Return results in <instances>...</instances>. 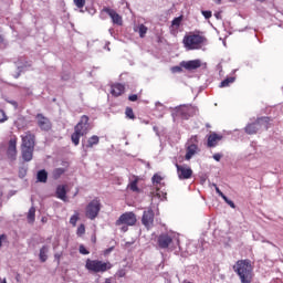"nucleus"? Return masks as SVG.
<instances>
[{"label": "nucleus", "instance_id": "nucleus-46", "mask_svg": "<svg viewBox=\"0 0 283 283\" xmlns=\"http://www.w3.org/2000/svg\"><path fill=\"white\" fill-rule=\"evenodd\" d=\"M213 187H214L218 196H220V198H222L224 195L220 191V188L218 187V185L213 184Z\"/></svg>", "mask_w": 283, "mask_h": 283}, {"label": "nucleus", "instance_id": "nucleus-15", "mask_svg": "<svg viewBox=\"0 0 283 283\" xmlns=\"http://www.w3.org/2000/svg\"><path fill=\"white\" fill-rule=\"evenodd\" d=\"M171 242H174V238H171V235L167 233L160 234L157 238V244L159 249H169V245L171 244Z\"/></svg>", "mask_w": 283, "mask_h": 283}, {"label": "nucleus", "instance_id": "nucleus-13", "mask_svg": "<svg viewBox=\"0 0 283 283\" xmlns=\"http://www.w3.org/2000/svg\"><path fill=\"white\" fill-rule=\"evenodd\" d=\"M222 138H224V136H222L221 134L210 133L207 136V147L209 149H211L213 147H218V143H220V140H222Z\"/></svg>", "mask_w": 283, "mask_h": 283}, {"label": "nucleus", "instance_id": "nucleus-59", "mask_svg": "<svg viewBox=\"0 0 283 283\" xmlns=\"http://www.w3.org/2000/svg\"><path fill=\"white\" fill-rule=\"evenodd\" d=\"M2 283H7V282H6V279L2 281Z\"/></svg>", "mask_w": 283, "mask_h": 283}, {"label": "nucleus", "instance_id": "nucleus-52", "mask_svg": "<svg viewBox=\"0 0 283 283\" xmlns=\"http://www.w3.org/2000/svg\"><path fill=\"white\" fill-rule=\"evenodd\" d=\"M216 19H220V12L214 13Z\"/></svg>", "mask_w": 283, "mask_h": 283}, {"label": "nucleus", "instance_id": "nucleus-9", "mask_svg": "<svg viewBox=\"0 0 283 283\" xmlns=\"http://www.w3.org/2000/svg\"><path fill=\"white\" fill-rule=\"evenodd\" d=\"M35 120L38 123V127H40L42 132H50V129H52V122L50 118L45 117V115L41 113L36 114Z\"/></svg>", "mask_w": 283, "mask_h": 283}, {"label": "nucleus", "instance_id": "nucleus-16", "mask_svg": "<svg viewBox=\"0 0 283 283\" xmlns=\"http://www.w3.org/2000/svg\"><path fill=\"white\" fill-rule=\"evenodd\" d=\"M180 65L185 70H188V72H192V70H198L199 67H202V62L200 60L182 61Z\"/></svg>", "mask_w": 283, "mask_h": 283}, {"label": "nucleus", "instance_id": "nucleus-49", "mask_svg": "<svg viewBox=\"0 0 283 283\" xmlns=\"http://www.w3.org/2000/svg\"><path fill=\"white\" fill-rule=\"evenodd\" d=\"M192 143H198V135H195L190 139Z\"/></svg>", "mask_w": 283, "mask_h": 283}, {"label": "nucleus", "instance_id": "nucleus-53", "mask_svg": "<svg viewBox=\"0 0 283 283\" xmlns=\"http://www.w3.org/2000/svg\"><path fill=\"white\" fill-rule=\"evenodd\" d=\"M104 283H112V279H105Z\"/></svg>", "mask_w": 283, "mask_h": 283}, {"label": "nucleus", "instance_id": "nucleus-12", "mask_svg": "<svg viewBox=\"0 0 283 283\" xmlns=\"http://www.w3.org/2000/svg\"><path fill=\"white\" fill-rule=\"evenodd\" d=\"M176 168H177L179 180H189V178L193 176V170H191V168L189 167L180 166L176 164Z\"/></svg>", "mask_w": 283, "mask_h": 283}, {"label": "nucleus", "instance_id": "nucleus-1", "mask_svg": "<svg viewBox=\"0 0 283 283\" xmlns=\"http://www.w3.org/2000/svg\"><path fill=\"white\" fill-rule=\"evenodd\" d=\"M234 273L240 279L241 283H251L253 282V265L251 264V260L249 259H241L235 262L232 266Z\"/></svg>", "mask_w": 283, "mask_h": 283}, {"label": "nucleus", "instance_id": "nucleus-27", "mask_svg": "<svg viewBox=\"0 0 283 283\" xmlns=\"http://www.w3.org/2000/svg\"><path fill=\"white\" fill-rule=\"evenodd\" d=\"M39 258H40L41 262H48V247L46 245H43L40 249Z\"/></svg>", "mask_w": 283, "mask_h": 283}, {"label": "nucleus", "instance_id": "nucleus-29", "mask_svg": "<svg viewBox=\"0 0 283 283\" xmlns=\"http://www.w3.org/2000/svg\"><path fill=\"white\" fill-rule=\"evenodd\" d=\"M125 116L126 118H129L130 120H136V114H134V108L127 106L125 109Z\"/></svg>", "mask_w": 283, "mask_h": 283}, {"label": "nucleus", "instance_id": "nucleus-39", "mask_svg": "<svg viewBox=\"0 0 283 283\" xmlns=\"http://www.w3.org/2000/svg\"><path fill=\"white\" fill-rule=\"evenodd\" d=\"M3 242H8L7 234H0V249L3 247Z\"/></svg>", "mask_w": 283, "mask_h": 283}, {"label": "nucleus", "instance_id": "nucleus-31", "mask_svg": "<svg viewBox=\"0 0 283 283\" xmlns=\"http://www.w3.org/2000/svg\"><path fill=\"white\" fill-rule=\"evenodd\" d=\"M130 191H135L138 193V191H140V189L138 188V178H135L130 185H129Z\"/></svg>", "mask_w": 283, "mask_h": 283}, {"label": "nucleus", "instance_id": "nucleus-18", "mask_svg": "<svg viewBox=\"0 0 283 283\" xmlns=\"http://www.w3.org/2000/svg\"><path fill=\"white\" fill-rule=\"evenodd\" d=\"M111 94H112V96H115L116 98L118 96H123V94H125V85H123L120 83L113 84Z\"/></svg>", "mask_w": 283, "mask_h": 283}, {"label": "nucleus", "instance_id": "nucleus-7", "mask_svg": "<svg viewBox=\"0 0 283 283\" xmlns=\"http://www.w3.org/2000/svg\"><path fill=\"white\" fill-rule=\"evenodd\" d=\"M98 213H101V200L95 198L86 206L85 216L88 220H96Z\"/></svg>", "mask_w": 283, "mask_h": 283}, {"label": "nucleus", "instance_id": "nucleus-20", "mask_svg": "<svg viewBox=\"0 0 283 283\" xmlns=\"http://www.w3.org/2000/svg\"><path fill=\"white\" fill-rule=\"evenodd\" d=\"M22 158L25 163H30L34 156V148L21 147Z\"/></svg>", "mask_w": 283, "mask_h": 283}, {"label": "nucleus", "instance_id": "nucleus-6", "mask_svg": "<svg viewBox=\"0 0 283 283\" xmlns=\"http://www.w3.org/2000/svg\"><path fill=\"white\" fill-rule=\"evenodd\" d=\"M176 116L182 118V120H189L191 117L196 116L199 112L198 107L193 105H181L175 109Z\"/></svg>", "mask_w": 283, "mask_h": 283}, {"label": "nucleus", "instance_id": "nucleus-17", "mask_svg": "<svg viewBox=\"0 0 283 283\" xmlns=\"http://www.w3.org/2000/svg\"><path fill=\"white\" fill-rule=\"evenodd\" d=\"M7 155L10 160H17V139H11L9 142Z\"/></svg>", "mask_w": 283, "mask_h": 283}, {"label": "nucleus", "instance_id": "nucleus-42", "mask_svg": "<svg viewBox=\"0 0 283 283\" xmlns=\"http://www.w3.org/2000/svg\"><path fill=\"white\" fill-rule=\"evenodd\" d=\"M116 275L117 277H125V275H127V272L122 269L116 272Z\"/></svg>", "mask_w": 283, "mask_h": 283}, {"label": "nucleus", "instance_id": "nucleus-24", "mask_svg": "<svg viewBox=\"0 0 283 283\" xmlns=\"http://www.w3.org/2000/svg\"><path fill=\"white\" fill-rule=\"evenodd\" d=\"M148 30L149 29L145 27V24H139L134 28V32H138L140 39H145V35L147 34Z\"/></svg>", "mask_w": 283, "mask_h": 283}, {"label": "nucleus", "instance_id": "nucleus-58", "mask_svg": "<svg viewBox=\"0 0 283 283\" xmlns=\"http://www.w3.org/2000/svg\"><path fill=\"white\" fill-rule=\"evenodd\" d=\"M268 244H273V243H271V241H268Z\"/></svg>", "mask_w": 283, "mask_h": 283}, {"label": "nucleus", "instance_id": "nucleus-28", "mask_svg": "<svg viewBox=\"0 0 283 283\" xmlns=\"http://www.w3.org/2000/svg\"><path fill=\"white\" fill-rule=\"evenodd\" d=\"M38 182H48V171L45 169L38 171Z\"/></svg>", "mask_w": 283, "mask_h": 283}, {"label": "nucleus", "instance_id": "nucleus-32", "mask_svg": "<svg viewBox=\"0 0 283 283\" xmlns=\"http://www.w3.org/2000/svg\"><path fill=\"white\" fill-rule=\"evenodd\" d=\"M76 235L83 238L85 235V224L81 223L76 230Z\"/></svg>", "mask_w": 283, "mask_h": 283}, {"label": "nucleus", "instance_id": "nucleus-33", "mask_svg": "<svg viewBox=\"0 0 283 283\" xmlns=\"http://www.w3.org/2000/svg\"><path fill=\"white\" fill-rule=\"evenodd\" d=\"M77 222H78V212L75 211V213L70 218V224H72V227H76Z\"/></svg>", "mask_w": 283, "mask_h": 283}, {"label": "nucleus", "instance_id": "nucleus-41", "mask_svg": "<svg viewBox=\"0 0 283 283\" xmlns=\"http://www.w3.org/2000/svg\"><path fill=\"white\" fill-rule=\"evenodd\" d=\"M213 160H216L217 163H220V160H222V154L217 153L212 156Z\"/></svg>", "mask_w": 283, "mask_h": 283}, {"label": "nucleus", "instance_id": "nucleus-54", "mask_svg": "<svg viewBox=\"0 0 283 283\" xmlns=\"http://www.w3.org/2000/svg\"><path fill=\"white\" fill-rule=\"evenodd\" d=\"M0 43H3V35L0 34Z\"/></svg>", "mask_w": 283, "mask_h": 283}, {"label": "nucleus", "instance_id": "nucleus-38", "mask_svg": "<svg viewBox=\"0 0 283 283\" xmlns=\"http://www.w3.org/2000/svg\"><path fill=\"white\" fill-rule=\"evenodd\" d=\"M80 253L82 255H90V252L87 251V249L83 244L80 245Z\"/></svg>", "mask_w": 283, "mask_h": 283}, {"label": "nucleus", "instance_id": "nucleus-4", "mask_svg": "<svg viewBox=\"0 0 283 283\" xmlns=\"http://www.w3.org/2000/svg\"><path fill=\"white\" fill-rule=\"evenodd\" d=\"M85 269L91 271V273H105V271H109V269H112V263L87 259Z\"/></svg>", "mask_w": 283, "mask_h": 283}, {"label": "nucleus", "instance_id": "nucleus-23", "mask_svg": "<svg viewBox=\"0 0 283 283\" xmlns=\"http://www.w3.org/2000/svg\"><path fill=\"white\" fill-rule=\"evenodd\" d=\"M181 23H182V15L175 18L171 21V28H175V30L172 29L170 31V34H174V35L178 34V28H180Z\"/></svg>", "mask_w": 283, "mask_h": 283}, {"label": "nucleus", "instance_id": "nucleus-45", "mask_svg": "<svg viewBox=\"0 0 283 283\" xmlns=\"http://www.w3.org/2000/svg\"><path fill=\"white\" fill-rule=\"evenodd\" d=\"M25 174H28V170L25 168H20L19 170L20 178H24Z\"/></svg>", "mask_w": 283, "mask_h": 283}, {"label": "nucleus", "instance_id": "nucleus-48", "mask_svg": "<svg viewBox=\"0 0 283 283\" xmlns=\"http://www.w3.org/2000/svg\"><path fill=\"white\" fill-rule=\"evenodd\" d=\"M54 258L57 261V264H60L61 263V254L56 253V254H54Z\"/></svg>", "mask_w": 283, "mask_h": 283}, {"label": "nucleus", "instance_id": "nucleus-55", "mask_svg": "<svg viewBox=\"0 0 283 283\" xmlns=\"http://www.w3.org/2000/svg\"><path fill=\"white\" fill-rule=\"evenodd\" d=\"M214 1H216L217 3H219V4L222 3V0H214Z\"/></svg>", "mask_w": 283, "mask_h": 283}, {"label": "nucleus", "instance_id": "nucleus-43", "mask_svg": "<svg viewBox=\"0 0 283 283\" xmlns=\"http://www.w3.org/2000/svg\"><path fill=\"white\" fill-rule=\"evenodd\" d=\"M128 101H130V103H136V101H138V95L136 94L129 95Z\"/></svg>", "mask_w": 283, "mask_h": 283}, {"label": "nucleus", "instance_id": "nucleus-44", "mask_svg": "<svg viewBox=\"0 0 283 283\" xmlns=\"http://www.w3.org/2000/svg\"><path fill=\"white\" fill-rule=\"evenodd\" d=\"M201 14L205 17V19H211L212 17L211 11H202Z\"/></svg>", "mask_w": 283, "mask_h": 283}, {"label": "nucleus", "instance_id": "nucleus-56", "mask_svg": "<svg viewBox=\"0 0 283 283\" xmlns=\"http://www.w3.org/2000/svg\"><path fill=\"white\" fill-rule=\"evenodd\" d=\"M20 74L18 73V75H15V78H19Z\"/></svg>", "mask_w": 283, "mask_h": 283}, {"label": "nucleus", "instance_id": "nucleus-8", "mask_svg": "<svg viewBox=\"0 0 283 283\" xmlns=\"http://www.w3.org/2000/svg\"><path fill=\"white\" fill-rule=\"evenodd\" d=\"M137 219L134 212L123 213L115 222L116 227H120V224H126V227H134L136 224Z\"/></svg>", "mask_w": 283, "mask_h": 283}, {"label": "nucleus", "instance_id": "nucleus-50", "mask_svg": "<svg viewBox=\"0 0 283 283\" xmlns=\"http://www.w3.org/2000/svg\"><path fill=\"white\" fill-rule=\"evenodd\" d=\"M10 104L13 105V107H18V106H19V104L17 103V101H11Z\"/></svg>", "mask_w": 283, "mask_h": 283}, {"label": "nucleus", "instance_id": "nucleus-11", "mask_svg": "<svg viewBox=\"0 0 283 283\" xmlns=\"http://www.w3.org/2000/svg\"><path fill=\"white\" fill-rule=\"evenodd\" d=\"M22 145L21 147L28 148V149H34L36 136L32 134L30 130H28L24 135L21 136Z\"/></svg>", "mask_w": 283, "mask_h": 283}, {"label": "nucleus", "instance_id": "nucleus-40", "mask_svg": "<svg viewBox=\"0 0 283 283\" xmlns=\"http://www.w3.org/2000/svg\"><path fill=\"white\" fill-rule=\"evenodd\" d=\"M171 72H172V74H178V73L182 72V67H180V66H172L171 67Z\"/></svg>", "mask_w": 283, "mask_h": 283}, {"label": "nucleus", "instance_id": "nucleus-25", "mask_svg": "<svg viewBox=\"0 0 283 283\" xmlns=\"http://www.w3.org/2000/svg\"><path fill=\"white\" fill-rule=\"evenodd\" d=\"M35 218H36V208L31 207L29 209L28 214H27V219H28L29 224H34Z\"/></svg>", "mask_w": 283, "mask_h": 283}, {"label": "nucleus", "instance_id": "nucleus-26", "mask_svg": "<svg viewBox=\"0 0 283 283\" xmlns=\"http://www.w3.org/2000/svg\"><path fill=\"white\" fill-rule=\"evenodd\" d=\"M65 171H67V169H65V168H55L52 171L53 179L59 180V178H61V176H63V174H65Z\"/></svg>", "mask_w": 283, "mask_h": 283}, {"label": "nucleus", "instance_id": "nucleus-3", "mask_svg": "<svg viewBox=\"0 0 283 283\" xmlns=\"http://www.w3.org/2000/svg\"><path fill=\"white\" fill-rule=\"evenodd\" d=\"M207 41V36L200 31L190 32L182 39L184 48H186V50H201Z\"/></svg>", "mask_w": 283, "mask_h": 283}, {"label": "nucleus", "instance_id": "nucleus-22", "mask_svg": "<svg viewBox=\"0 0 283 283\" xmlns=\"http://www.w3.org/2000/svg\"><path fill=\"white\" fill-rule=\"evenodd\" d=\"M196 151H198V145L196 144L189 145L186 150V160H191V158L196 156Z\"/></svg>", "mask_w": 283, "mask_h": 283}, {"label": "nucleus", "instance_id": "nucleus-19", "mask_svg": "<svg viewBox=\"0 0 283 283\" xmlns=\"http://www.w3.org/2000/svg\"><path fill=\"white\" fill-rule=\"evenodd\" d=\"M56 198L63 200V202H67V186L60 185L56 188Z\"/></svg>", "mask_w": 283, "mask_h": 283}, {"label": "nucleus", "instance_id": "nucleus-37", "mask_svg": "<svg viewBox=\"0 0 283 283\" xmlns=\"http://www.w3.org/2000/svg\"><path fill=\"white\" fill-rule=\"evenodd\" d=\"M6 120H8V116L3 109H0V123H6Z\"/></svg>", "mask_w": 283, "mask_h": 283}, {"label": "nucleus", "instance_id": "nucleus-10", "mask_svg": "<svg viewBox=\"0 0 283 283\" xmlns=\"http://www.w3.org/2000/svg\"><path fill=\"white\" fill-rule=\"evenodd\" d=\"M154 218H155L154 210L151 208H148L143 213L142 224H144L146 229H151L154 227Z\"/></svg>", "mask_w": 283, "mask_h": 283}, {"label": "nucleus", "instance_id": "nucleus-36", "mask_svg": "<svg viewBox=\"0 0 283 283\" xmlns=\"http://www.w3.org/2000/svg\"><path fill=\"white\" fill-rule=\"evenodd\" d=\"M222 199L224 200V202H227V205H229V207H231V209H235V203L230 200L226 195L222 197Z\"/></svg>", "mask_w": 283, "mask_h": 283}, {"label": "nucleus", "instance_id": "nucleus-2", "mask_svg": "<svg viewBox=\"0 0 283 283\" xmlns=\"http://www.w3.org/2000/svg\"><path fill=\"white\" fill-rule=\"evenodd\" d=\"M90 129H92V126L90 125V116L83 115L80 118V122L74 126V133L71 135V140L75 147H78L81 137L90 134Z\"/></svg>", "mask_w": 283, "mask_h": 283}, {"label": "nucleus", "instance_id": "nucleus-21", "mask_svg": "<svg viewBox=\"0 0 283 283\" xmlns=\"http://www.w3.org/2000/svg\"><path fill=\"white\" fill-rule=\"evenodd\" d=\"M98 143H101V138L96 135H93L87 139L86 144H83V148L92 149V147H94V145H98Z\"/></svg>", "mask_w": 283, "mask_h": 283}, {"label": "nucleus", "instance_id": "nucleus-51", "mask_svg": "<svg viewBox=\"0 0 283 283\" xmlns=\"http://www.w3.org/2000/svg\"><path fill=\"white\" fill-rule=\"evenodd\" d=\"M127 230H128L127 226L122 227V231H123L124 233L127 232Z\"/></svg>", "mask_w": 283, "mask_h": 283}, {"label": "nucleus", "instance_id": "nucleus-35", "mask_svg": "<svg viewBox=\"0 0 283 283\" xmlns=\"http://www.w3.org/2000/svg\"><path fill=\"white\" fill-rule=\"evenodd\" d=\"M76 8L82 9L85 8L86 0H73Z\"/></svg>", "mask_w": 283, "mask_h": 283}, {"label": "nucleus", "instance_id": "nucleus-47", "mask_svg": "<svg viewBox=\"0 0 283 283\" xmlns=\"http://www.w3.org/2000/svg\"><path fill=\"white\" fill-rule=\"evenodd\" d=\"M61 80H62V81H70V73H64V74L61 76Z\"/></svg>", "mask_w": 283, "mask_h": 283}, {"label": "nucleus", "instance_id": "nucleus-57", "mask_svg": "<svg viewBox=\"0 0 283 283\" xmlns=\"http://www.w3.org/2000/svg\"><path fill=\"white\" fill-rule=\"evenodd\" d=\"M256 1H261V3L264 2V0H256Z\"/></svg>", "mask_w": 283, "mask_h": 283}, {"label": "nucleus", "instance_id": "nucleus-34", "mask_svg": "<svg viewBox=\"0 0 283 283\" xmlns=\"http://www.w3.org/2000/svg\"><path fill=\"white\" fill-rule=\"evenodd\" d=\"M151 180L155 185H160V182H163V176H160L159 174H155Z\"/></svg>", "mask_w": 283, "mask_h": 283}, {"label": "nucleus", "instance_id": "nucleus-30", "mask_svg": "<svg viewBox=\"0 0 283 283\" xmlns=\"http://www.w3.org/2000/svg\"><path fill=\"white\" fill-rule=\"evenodd\" d=\"M232 83H235V77H227L220 83L219 87H229Z\"/></svg>", "mask_w": 283, "mask_h": 283}, {"label": "nucleus", "instance_id": "nucleus-14", "mask_svg": "<svg viewBox=\"0 0 283 283\" xmlns=\"http://www.w3.org/2000/svg\"><path fill=\"white\" fill-rule=\"evenodd\" d=\"M103 12H105L106 14H108V17H111L115 25H123V17H120V14L116 12V10L105 7L103 9Z\"/></svg>", "mask_w": 283, "mask_h": 283}, {"label": "nucleus", "instance_id": "nucleus-5", "mask_svg": "<svg viewBox=\"0 0 283 283\" xmlns=\"http://www.w3.org/2000/svg\"><path fill=\"white\" fill-rule=\"evenodd\" d=\"M269 123H271V118L269 117L258 118L255 122L245 126V133L253 135L260 132V129H269Z\"/></svg>", "mask_w": 283, "mask_h": 283}]
</instances>
